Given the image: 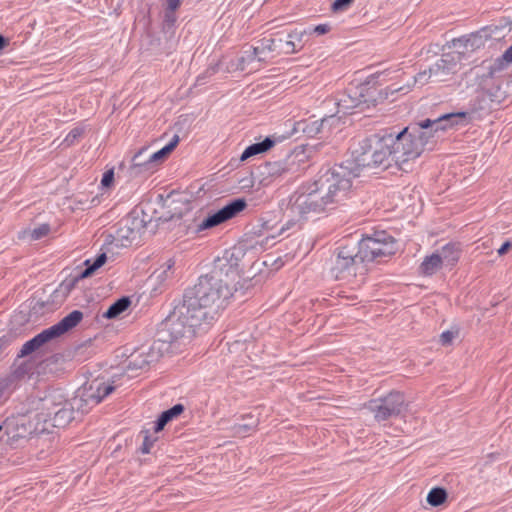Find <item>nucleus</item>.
Returning <instances> with one entry per match:
<instances>
[{
    "label": "nucleus",
    "mask_w": 512,
    "mask_h": 512,
    "mask_svg": "<svg viewBox=\"0 0 512 512\" xmlns=\"http://www.w3.org/2000/svg\"><path fill=\"white\" fill-rule=\"evenodd\" d=\"M181 0H167V10L173 13L179 8Z\"/></svg>",
    "instance_id": "nucleus-43"
},
{
    "label": "nucleus",
    "mask_w": 512,
    "mask_h": 512,
    "mask_svg": "<svg viewBox=\"0 0 512 512\" xmlns=\"http://www.w3.org/2000/svg\"><path fill=\"white\" fill-rule=\"evenodd\" d=\"M457 336H458V331L457 330H455V331H453V330L444 331L440 335V342L444 346L450 345Z\"/></svg>",
    "instance_id": "nucleus-36"
},
{
    "label": "nucleus",
    "mask_w": 512,
    "mask_h": 512,
    "mask_svg": "<svg viewBox=\"0 0 512 512\" xmlns=\"http://www.w3.org/2000/svg\"><path fill=\"white\" fill-rule=\"evenodd\" d=\"M436 251L445 267L449 268H452L457 264L462 252L460 244L453 242L444 245Z\"/></svg>",
    "instance_id": "nucleus-20"
},
{
    "label": "nucleus",
    "mask_w": 512,
    "mask_h": 512,
    "mask_svg": "<svg viewBox=\"0 0 512 512\" xmlns=\"http://www.w3.org/2000/svg\"><path fill=\"white\" fill-rule=\"evenodd\" d=\"M293 165H290L288 160L269 162L266 164L265 169L268 176L272 178H279L292 171Z\"/></svg>",
    "instance_id": "nucleus-25"
},
{
    "label": "nucleus",
    "mask_w": 512,
    "mask_h": 512,
    "mask_svg": "<svg viewBox=\"0 0 512 512\" xmlns=\"http://www.w3.org/2000/svg\"><path fill=\"white\" fill-rule=\"evenodd\" d=\"M276 43H278V41L274 38H263L258 41V44L255 46V48L260 56L266 58L268 53L275 51Z\"/></svg>",
    "instance_id": "nucleus-33"
},
{
    "label": "nucleus",
    "mask_w": 512,
    "mask_h": 512,
    "mask_svg": "<svg viewBox=\"0 0 512 512\" xmlns=\"http://www.w3.org/2000/svg\"><path fill=\"white\" fill-rule=\"evenodd\" d=\"M147 150L148 148L144 147L132 157L128 168L129 177L135 178L151 170L154 163L151 156L146 154Z\"/></svg>",
    "instance_id": "nucleus-17"
},
{
    "label": "nucleus",
    "mask_w": 512,
    "mask_h": 512,
    "mask_svg": "<svg viewBox=\"0 0 512 512\" xmlns=\"http://www.w3.org/2000/svg\"><path fill=\"white\" fill-rule=\"evenodd\" d=\"M445 265L443 264L437 251L426 256L419 266V273L424 276H432L440 271Z\"/></svg>",
    "instance_id": "nucleus-21"
},
{
    "label": "nucleus",
    "mask_w": 512,
    "mask_h": 512,
    "mask_svg": "<svg viewBox=\"0 0 512 512\" xmlns=\"http://www.w3.org/2000/svg\"><path fill=\"white\" fill-rule=\"evenodd\" d=\"M84 134V129L82 127L73 128L68 135L63 140L62 144L66 147H70L75 144V142Z\"/></svg>",
    "instance_id": "nucleus-35"
},
{
    "label": "nucleus",
    "mask_w": 512,
    "mask_h": 512,
    "mask_svg": "<svg viewBox=\"0 0 512 512\" xmlns=\"http://www.w3.org/2000/svg\"><path fill=\"white\" fill-rule=\"evenodd\" d=\"M392 138L391 134H386L383 136L377 135V168L382 170H387L394 166V158L392 155L393 145L391 144Z\"/></svg>",
    "instance_id": "nucleus-16"
},
{
    "label": "nucleus",
    "mask_w": 512,
    "mask_h": 512,
    "mask_svg": "<svg viewBox=\"0 0 512 512\" xmlns=\"http://www.w3.org/2000/svg\"><path fill=\"white\" fill-rule=\"evenodd\" d=\"M255 60L258 62H263L265 61V57L260 56L255 47H251L250 49L244 51L243 55L239 59L238 68L240 70H246L248 66Z\"/></svg>",
    "instance_id": "nucleus-29"
},
{
    "label": "nucleus",
    "mask_w": 512,
    "mask_h": 512,
    "mask_svg": "<svg viewBox=\"0 0 512 512\" xmlns=\"http://www.w3.org/2000/svg\"><path fill=\"white\" fill-rule=\"evenodd\" d=\"M54 339L49 329H45L31 340L27 341L21 348V356L28 355L39 349L42 345Z\"/></svg>",
    "instance_id": "nucleus-22"
},
{
    "label": "nucleus",
    "mask_w": 512,
    "mask_h": 512,
    "mask_svg": "<svg viewBox=\"0 0 512 512\" xmlns=\"http://www.w3.org/2000/svg\"><path fill=\"white\" fill-rule=\"evenodd\" d=\"M511 247H512V244L510 241L504 242L502 244V246L497 250L498 255H500V256L504 255Z\"/></svg>",
    "instance_id": "nucleus-44"
},
{
    "label": "nucleus",
    "mask_w": 512,
    "mask_h": 512,
    "mask_svg": "<svg viewBox=\"0 0 512 512\" xmlns=\"http://www.w3.org/2000/svg\"><path fill=\"white\" fill-rule=\"evenodd\" d=\"M446 499L447 492L445 489L440 487L433 488L427 495V502L434 507L443 504Z\"/></svg>",
    "instance_id": "nucleus-32"
},
{
    "label": "nucleus",
    "mask_w": 512,
    "mask_h": 512,
    "mask_svg": "<svg viewBox=\"0 0 512 512\" xmlns=\"http://www.w3.org/2000/svg\"><path fill=\"white\" fill-rule=\"evenodd\" d=\"M512 63V45L500 56L494 59L487 66L488 75L494 76L495 74L503 71L509 64Z\"/></svg>",
    "instance_id": "nucleus-23"
},
{
    "label": "nucleus",
    "mask_w": 512,
    "mask_h": 512,
    "mask_svg": "<svg viewBox=\"0 0 512 512\" xmlns=\"http://www.w3.org/2000/svg\"><path fill=\"white\" fill-rule=\"evenodd\" d=\"M131 301L128 297H122L114 302L107 311L103 314L105 318L113 319L121 315L124 311L128 309Z\"/></svg>",
    "instance_id": "nucleus-27"
},
{
    "label": "nucleus",
    "mask_w": 512,
    "mask_h": 512,
    "mask_svg": "<svg viewBox=\"0 0 512 512\" xmlns=\"http://www.w3.org/2000/svg\"><path fill=\"white\" fill-rule=\"evenodd\" d=\"M114 389L115 387L112 384L107 383L103 379H93L83 386L79 398L86 405H96L112 393Z\"/></svg>",
    "instance_id": "nucleus-15"
},
{
    "label": "nucleus",
    "mask_w": 512,
    "mask_h": 512,
    "mask_svg": "<svg viewBox=\"0 0 512 512\" xmlns=\"http://www.w3.org/2000/svg\"><path fill=\"white\" fill-rule=\"evenodd\" d=\"M165 18L167 21L172 22V23L175 21L173 13H171L170 11L166 12Z\"/></svg>",
    "instance_id": "nucleus-47"
},
{
    "label": "nucleus",
    "mask_w": 512,
    "mask_h": 512,
    "mask_svg": "<svg viewBox=\"0 0 512 512\" xmlns=\"http://www.w3.org/2000/svg\"><path fill=\"white\" fill-rule=\"evenodd\" d=\"M114 180V171L113 169L107 170L102 177L101 184L104 187H109Z\"/></svg>",
    "instance_id": "nucleus-38"
},
{
    "label": "nucleus",
    "mask_w": 512,
    "mask_h": 512,
    "mask_svg": "<svg viewBox=\"0 0 512 512\" xmlns=\"http://www.w3.org/2000/svg\"><path fill=\"white\" fill-rule=\"evenodd\" d=\"M174 265L175 261L173 259H168L153 272L152 276L155 277L156 280L163 282L173 275Z\"/></svg>",
    "instance_id": "nucleus-30"
},
{
    "label": "nucleus",
    "mask_w": 512,
    "mask_h": 512,
    "mask_svg": "<svg viewBox=\"0 0 512 512\" xmlns=\"http://www.w3.org/2000/svg\"><path fill=\"white\" fill-rule=\"evenodd\" d=\"M331 184H326L321 176L313 183L310 191L296 200V206L301 214L319 213L334 205L329 194Z\"/></svg>",
    "instance_id": "nucleus-8"
},
{
    "label": "nucleus",
    "mask_w": 512,
    "mask_h": 512,
    "mask_svg": "<svg viewBox=\"0 0 512 512\" xmlns=\"http://www.w3.org/2000/svg\"><path fill=\"white\" fill-rule=\"evenodd\" d=\"M247 206L245 199H235L225 205L223 208L213 213L212 215L207 216L203 221H201L197 225V231H203L206 229H210L216 227L234 217H236L240 212H242Z\"/></svg>",
    "instance_id": "nucleus-14"
},
{
    "label": "nucleus",
    "mask_w": 512,
    "mask_h": 512,
    "mask_svg": "<svg viewBox=\"0 0 512 512\" xmlns=\"http://www.w3.org/2000/svg\"><path fill=\"white\" fill-rule=\"evenodd\" d=\"M106 260V253H101L100 255H98L93 262H91L90 259H87L84 263L86 265V269L80 273V275L75 279V281L78 279H83L91 276L97 269H99L105 264Z\"/></svg>",
    "instance_id": "nucleus-28"
},
{
    "label": "nucleus",
    "mask_w": 512,
    "mask_h": 512,
    "mask_svg": "<svg viewBox=\"0 0 512 512\" xmlns=\"http://www.w3.org/2000/svg\"><path fill=\"white\" fill-rule=\"evenodd\" d=\"M183 410L184 407L182 404H176L172 408L162 412L156 421L154 427L155 431H161L169 421H171L174 417L180 415L183 412Z\"/></svg>",
    "instance_id": "nucleus-26"
},
{
    "label": "nucleus",
    "mask_w": 512,
    "mask_h": 512,
    "mask_svg": "<svg viewBox=\"0 0 512 512\" xmlns=\"http://www.w3.org/2000/svg\"><path fill=\"white\" fill-rule=\"evenodd\" d=\"M178 143H179V136L174 135L173 138L171 139V141L166 146H164L159 151H157L153 154H150L151 160L153 161V163L162 161L163 159H165L175 149V147L178 145Z\"/></svg>",
    "instance_id": "nucleus-31"
},
{
    "label": "nucleus",
    "mask_w": 512,
    "mask_h": 512,
    "mask_svg": "<svg viewBox=\"0 0 512 512\" xmlns=\"http://www.w3.org/2000/svg\"><path fill=\"white\" fill-rule=\"evenodd\" d=\"M371 88L368 85H359L349 88L337 100L338 112L343 114L352 113V110L360 106L375 102V98L369 95Z\"/></svg>",
    "instance_id": "nucleus-13"
},
{
    "label": "nucleus",
    "mask_w": 512,
    "mask_h": 512,
    "mask_svg": "<svg viewBox=\"0 0 512 512\" xmlns=\"http://www.w3.org/2000/svg\"><path fill=\"white\" fill-rule=\"evenodd\" d=\"M402 90H404V87H397V88H393L392 92L394 93V92H398V91H402Z\"/></svg>",
    "instance_id": "nucleus-48"
},
{
    "label": "nucleus",
    "mask_w": 512,
    "mask_h": 512,
    "mask_svg": "<svg viewBox=\"0 0 512 512\" xmlns=\"http://www.w3.org/2000/svg\"><path fill=\"white\" fill-rule=\"evenodd\" d=\"M356 170L350 164L336 165L321 175L323 181L331 184L329 194L334 203L341 201L352 186V180L356 178Z\"/></svg>",
    "instance_id": "nucleus-9"
},
{
    "label": "nucleus",
    "mask_w": 512,
    "mask_h": 512,
    "mask_svg": "<svg viewBox=\"0 0 512 512\" xmlns=\"http://www.w3.org/2000/svg\"><path fill=\"white\" fill-rule=\"evenodd\" d=\"M363 262L356 243L341 245L335 249L330 259L331 276L336 280L354 277Z\"/></svg>",
    "instance_id": "nucleus-5"
},
{
    "label": "nucleus",
    "mask_w": 512,
    "mask_h": 512,
    "mask_svg": "<svg viewBox=\"0 0 512 512\" xmlns=\"http://www.w3.org/2000/svg\"><path fill=\"white\" fill-rule=\"evenodd\" d=\"M239 280L237 264L219 261L209 275L201 276L193 287L185 291L182 302L209 326L229 305Z\"/></svg>",
    "instance_id": "nucleus-1"
},
{
    "label": "nucleus",
    "mask_w": 512,
    "mask_h": 512,
    "mask_svg": "<svg viewBox=\"0 0 512 512\" xmlns=\"http://www.w3.org/2000/svg\"><path fill=\"white\" fill-rule=\"evenodd\" d=\"M274 144L275 141L273 139H271L270 137H266L262 142L254 143L248 146L242 153L240 160L245 161L254 155L264 153L268 151L270 148H272Z\"/></svg>",
    "instance_id": "nucleus-24"
},
{
    "label": "nucleus",
    "mask_w": 512,
    "mask_h": 512,
    "mask_svg": "<svg viewBox=\"0 0 512 512\" xmlns=\"http://www.w3.org/2000/svg\"><path fill=\"white\" fill-rule=\"evenodd\" d=\"M376 145L377 135L363 139L352 152L353 159L344 162V164H350L353 166V170H356L357 172L356 177L360 175L363 168H377Z\"/></svg>",
    "instance_id": "nucleus-12"
},
{
    "label": "nucleus",
    "mask_w": 512,
    "mask_h": 512,
    "mask_svg": "<svg viewBox=\"0 0 512 512\" xmlns=\"http://www.w3.org/2000/svg\"><path fill=\"white\" fill-rule=\"evenodd\" d=\"M363 261L381 260L394 255L397 251L396 240L385 231L366 236L357 244Z\"/></svg>",
    "instance_id": "nucleus-7"
},
{
    "label": "nucleus",
    "mask_w": 512,
    "mask_h": 512,
    "mask_svg": "<svg viewBox=\"0 0 512 512\" xmlns=\"http://www.w3.org/2000/svg\"><path fill=\"white\" fill-rule=\"evenodd\" d=\"M118 236L121 238H125L127 240L135 239V233L133 230H130L128 227H122L117 232Z\"/></svg>",
    "instance_id": "nucleus-39"
},
{
    "label": "nucleus",
    "mask_w": 512,
    "mask_h": 512,
    "mask_svg": "<svg viewBox=\"0 0 512 512\" xmlns=\"http://www.w3.org/2000/svg\"><path fill=\"white\" fill-rule=\"evenodd\" d=\"M466 116L465 112L445 114L437 119H426L416 126L406 127L397 135L391 134L394 166L405 172L411 170L415 160L422 154L432 131L437 132L452 127L458 124L459 120H465Z\"/></svg>",
    "instance_id": "nucleus-2"
},
{
    "label": "nucleus",
    "mask_w": 512,
    "mask_h": 512,
    "mask_svg": "<svg viewBox=\"0 0 512 512\" xmlns=\"http://www.w3.org/2000/svg\"><path fill=\"white\" fill-rule=\"evenodd\" d=\"M461 43H462V40H461V39H458V40H454V41H453L454 46H457L458 44H461Z\"/></svg>",
    "instance_id": "nucleus-49"
},
{
    "label": "nucleus",
    "mask_w": 512,
    "mask_h": 512,
    "mask_svg": "<svg viewBox=\"0 0 512 512\" xmlns=\"http://www.w3.org/2000/svg\"><path fill=\"white\" fill-rule=\"evenodd\" d=\"M9 45V40L0 34V50H3Z\"/></svg>",
    "instance_id": "nucleus-45"
},
{
    "label": "nucleus",
    "mask_w": 512,
    "mask_h": 512,
    "mask_svg": "<svg viewBox=\"0 0 512 512\" xmlns=\"http://www.w3.org/2000/svg\"><path fill=\"white\" fill-rule=\"evenodd\" d=\"M83 319V313L79 310H73L68 315H66L63 319H61L55 325L49 327V331L51 332L54 338H57L64 333L70 331L75 328Z\"/></svg>",
    "instance_id": "nucleus-18"
},
{
    "label": "nucleus",
    "mask_w": 512,
    "mask_h": 512,
    "mask_svg": "<svg viewBox=\"0 0 512 512\" xmlns=\"http://www.w3.org/2000/svg\"><path fill=\"white\" fill-rule=\"evenodd\" d=\"M166 338L158 339L150 344H143L136 348L127 359V369L139 370L156 363L168 351L169 345H166Z\"/></svg>",
    "instance_id": "nucleus-10"
},
{
    "label": "nucleus",
    "mask_w": 512,
    "mask_h": 512,
    "mask_svg": "<svg viewBox=\"0 0 512 512\" xmlns=\"http://www.w3.org/2000/svg\"><path fill=\"white\" fill-rule=\"evenodd\" d=\"M306 31H293L289 33L287 40H278L279 52L290 55L299 52L304 47Z\"/></svg>",
    "instance_id": "nucleus-19"
},
{
    "label": "nucleus",
    "mask_w": 512,
    "mask_h": 512,
    "mask_svg": "<svg viewBox=\"0 0 512 512\" xmlns=\"http://www.w3.org/2000/svg\"><path fill=\"white\" fill-rule=\"evenodd\" d=\"M234 434L237 436H245L246 433L253 429V427H250L248 425H236L234 426Z\"/></svg>",
    "instance_id": "nucleus-40"
},
{
    "label": "nucleus",
    "mask_w": 512,
    "mask_h": 512,
    "mask_svg": "<svg viewBox=\"0 0 512 512\" xmlns=\"http://www.w3.org/2000/svg\"><path fill=\"white\" fill-rule=\"evenodd\" d=\"M38 422L44 423V429L50 427H64L73 419V406L68 402L65 394L59 390H52L40 398L36 406Z\"/></svg>",
    "instance_id": "nucleus-3"
},
{
    "label": "nucleus",
    "mask_w": 512,
    "mask_h": 512,
    "mask_svg": "<svg viewBox=\"0 0 512 512\" xmlns=\"http://www.w3.org/2000/svg\"><path fill=\"white\" fill-rule=\"evenodd\" d=\"M206 327L182 302L163 323L160 339L165 337L167 339L166 345H168V343L182 338H191L196 334L197 330L205 329Z\"/></svg>",
    "instance_id": "nucleus-4"
},
{
    "label": "nucleus",
    "mask_w": 512,
    "mask_h": 512,
    "mask_svg": "<svg viewBox=\"0 0 512 512\" xmlns=\"http://www.w3.org/2000/svg\"><path fill=\"white\" fill-rule=\"evenodd\" d=\"M405 406L402 392L391 391L386 396L370 400L365 407L374 415L377 421H385L401 413Z\"/></svg>",
    "instance_id": "nucleus-11"
},
{
    "label": "nucleus",
    "mask_w": 512,
    "mask_h": 512,
    "mask_svg": "<svg viewBox=\"0 0 512 512\" xmlns=\"http://www.w3.org/2000/svg\"><path fill=\"white\" fill-rule=\"evenodd\" d=\"M50 231V227L48 224H42L37 228H34L33 230L24 231L23 232V238L26 236H29L31 240H39L42 237L46 236Z\"/></svg>",
    "instance_id": "nucleus-34"
},
{
    "label": "nucleus",
    "mask_w": 512,
    "mask_h": 512,
    "mask_svg": "<svg viewBox=\"0 0 512 512\" xmlns=\"http://www.w3.org/2000/svg\"><path fill=\"white\" fill-rule=\"evenodd\" d=\"M461 54L446 53L428 69L419 72L414 77V83L425 85L429 82L441 83L450 81L460 68Z\"/></svg>",
    "instance_id": "nucleus-6"
},
{
    "label": "nucleus",
    "mask_w": 512,
    "mask_h": 512,
    "mask_svg": "<svg viewBox=\"0 0 512 512\" xmlns=\"http://www.w3.org/2000/svg\"><path fill=\"white\" fill-rule=\"evenodd\" d=\"M151 445H152V443L148 441V437H145V440H144V443H143V452L144 453H149Z\"/></svg>",
    "instance_id": "nucleus-46"
},
{
    "label": "nucleus",
    "mask_w": 512,
    "mask_h": 512,
    "mask_svg": "<svg viewBox=\"0 0 512 512\" xmlns=\"http://www.w3.org/2000/svg\"><path fill=\"white\" fill-rule=\"evenodd\" d=\"M330 31V26L328 24H320V25H317L314 29H313V32L318 34V35H323V34H326Z\"/></svg>",
    "instance_id": "nucleus-42"
},
{
    "label": "nucleus",
    "mask_w": 512,
    "mask_h": 512,
    "mask_svg": "<svg viewBox=\"0 0 512 512\" xmlns=\"http://www.w3.org/2000/svg\"><path fill=\"white\" fill-rule=\"evenodd\" d=\"M354 0H335L332 4L333 11H343L347 9Z\"/></svg>",
    "instance_id": "nucleus-37"
},
{
    "label": "nucleus",
    "mask_w": 512,
    "mask_h": 512,
    "mask_svg": "<svg viewBox=\"0 0 512 512\" xmlns=\"http://www.w3.org/2000/svg\"><path fill=\"white\" fill-rule=\"evenodd\" d=\"M10 381L6 378H0V399L7 394Z\"/></svg>",
    "instance_id": "nucleus-41"
}]
</instances>
